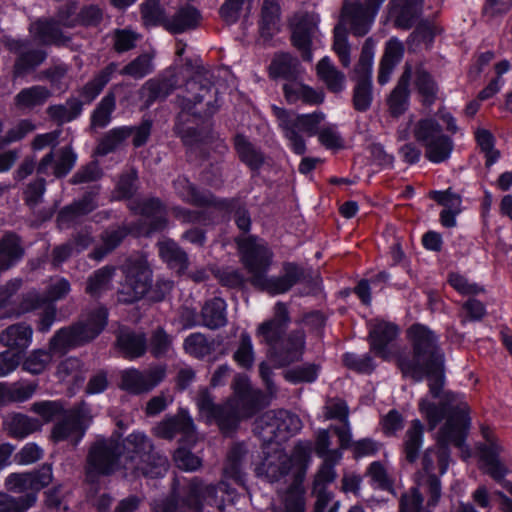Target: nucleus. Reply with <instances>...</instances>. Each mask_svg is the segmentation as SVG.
<instances>
[{
	"instance_id": "7c9ffc66",
	"label": "nucleus",
	"mask_w": 512,
	"mask_h": 512,
	"mask_svg": "<svg viewBox=\"0 0 512 512\" xmlns=\"http://www.w3.org/2000/svg\"><path fill=\"white\" fill-rule=\"evenodd\" d=\"M411 77L412 68L409 64H406L397 85L388 98L389 111L394 117L402 115L408 108L410 96L409 83Z\"/></svg>"
},
{
	"instance_id": "09e8293b",
	"label": "nucleus",
	"mask_w": 512,
	"mask_h": 512,
	"mask_svg": "<svg viewBox=\"0 0 512 512\" xmlns=\"http://www.w3.org/2000/svg\"><path fill=\"white\" fill-rule=\"evenodd\" d=\"M52 96V92L45 86L35 85L22 89L15 97L19 108L33 109L44 105Z\"/></svg>"
},
{
	"instance_id": "ea45409f",
	"label": "nucleus",
	"mask_w": 512,
	"mask_h": 512,
	"mask_svg": "<svg viewBox=\"0 0 512 512\" xmlns=\"http://www.w3.org/2000/svg\"><path fill=\"white\" fill-rule=\"evenodd\" d=\"M4 428L10 437L23 439L39 431L41 429V423L36 418L21 413H14L6 418Z\"/></svg>"
},
{
	"instance_id": "338daca9",
	"label": "nucleus",
	"mask_w": 512,
	"mask_h": 512,
	"mask_svg": "<svg viewBox=\"0 0 512 512\" xmlns=\"http://www.w3.org/2000/svg\"><path fill=\"white\" fill-rule=\"evenodd\" d=\"M213 275L222 286L231 289H240L246 282L244 274L233 267L215 268L213 269Z\"/></svg>"
},
{
	"instance_id": "e2e57ef3",
	"label": "nucleus",
	"mask_w": 512,
	"mask_h": 512,
	"mask_svg": "<svg viewBox=\"0 0 512 512\" xmlns=\"http://www.w3.org/2000/svg\"><path fill=\"white\" fill-rule=\"evenodd\" d=\"M424 498L418 487L410 488L399 500V512H431L435 506L423 504Z\"/></svg>"
},
{
	"instance_id": "f03ea898",
	"label": "nucleus",
	"mask_w": 512,
	"mask_h": 512,
	"mask_svg": "<svg viewBox=\"0 0 512 512\" xmlns=\"http://www.w3.org/2000/svg\"><path fill=\"white\" fill-rule=\"evenodd\" d=\"M419 410L427 419L429 430L446 419L438 431L436 444L425 450L422 457V469L427 475L425 482L429 495V506H436L441 498V482L449 466L452 444L462 448L470 427L469 407L456 393H444L440 402L435 403L426 398L419 401Z\"/></svg>"
},
{
	"instance_id": "e433bc0d",
	"label": "nucleus",
	"mask_w": 512,
	"mask_h": 512,
	"mask_svg": "<svg viewBox=\"0 0 512 512\" xmlns=\"http://www.w3.org/2000/svg\"><path fill=\"white\" fill-rule=\"evenodd\" d=\"M118 70V64L115 62L109 63L102 70H100L90 81L79 89V95L84 103H91L102 92L104 87L112 79L113 75Z\"/></svg>"
},
{
	"instance_id": "864d4df0",
	"label": "nucleus",
	"mask_w": 512,
	"mask_h": 512,
	"mask_svg": "<svg viewBox=\"0 0 512 512\" xmlns=\"http://www.w3.org/2000/svg\"><path fill=\"white\" fill-rule=\"evenodd\" d=\"M116 272V267L112 265H106L96 270L87 279V285L85 288L86 293L91 296H99L103 292L110 289L112 278Z\"/></svg>"
},
{
	"instance_id": "423d86ee",
	"label": "nucleus",
	"mask_w": 512,
	"mask_h": 512,
	"mask_svg": "<svg viewBox=\"0 0 512 512\" xmlns=\"http://www.w3.org/2000/svg\"><path fill=\"white\" fill-rule=\"evenodd\" d=\"M247 455L244 444H234L227 453L226 461L223 467V478L218 483L207 484L199 477L191 478L183 486L178 498L187 511L203 512L204 505L217 506L224 505V495L231 496L234 489L230 487L227 479L236 483L243 482V463Z\"/></svg>"
},
{
	"instance_id": "f3484780",
	"label": "nucleus",
	"mask_w": 512,
	"mask_h": 512,
	"mask_svg": "<svg viewBox=\"0 0 512 512\" xmlns=\"http://www.w3.org/2000/svg\"><path fill=\"white\" fill-rule=\"evenodd\" d=\"M77 162V154L70 145L51 150L44 155L37 165V175H53L57 179L66 177Z\"/></svg>"
},
{
	"instance_id": "c03bdc74",
	"label": "nucleus",
	"mask_w": 512,
	"mask_h": 512,
	"mask_svg": "<svg viewBox=\"0 0 512 512\" xmlns=\"http://www.w3.org/2000/svg\"><path fill=\"white\" fill-rule=\"evenodd\" d=\"M424 425L419 419L411 422L403 439V453L409 463H414L419 457V451L423 442Z\"/></svg>"
},
{
	"instance_id": "c756f323",
	"label": "nucleus",
	"mask_w": 512,
	"mask_h": 512,
	"mask_svg": "<svg viewBox=\"0 0 512 512\" xmlns=\"http://www.w3.org/2000/svg\"><path fill=\"white\" fill-rule=\"evenodd\" d=\"M116 343L122 355L128 359L140 358L148 350L145 334L128 328L119 330Z\"/></svg>"
},
{
	"instance_id": "c85d7f7f",
	"label": "nucleus",
	"mask_w": 512,
	"mask_h": 512,
	"mask_svg": "<svg viewBox=\"0 0 512 512\" xmlns=\"http://www.w3.org/2000/svg\"><path fill=\"white\" fill-rule=\"evenodd\" d=\"M129 233L130 229L126 225L106 228L100 235L101 244L90 252L89 257L101 261L119 247Z\"/></svg>"
},
{
	"instance_id": "9d476101",
	"label": "nucleus",
	"mask_w": 512,
	"mask_h": 512,
	"mask_svg": "<svg viewBox=\"0 0 512 512\" xmlns=\"http://www.w3.org/2000/svg\"><path fill=\"white\" fill-rule=\"evenodd\" d=\"M53 480L52 465L45 463L39 469L31 472L11 473L4 481L8 492L22 494L13 497L16 507H21L19 512H26L33 507L38 498V493L47 487Z\"/></svg>"
},
{
	"instance_id": "0e129e2a",
	"label": "nucleus",
	"mask_w": 512,
	"mask_h": 512,
	"mask_svg": "<svg viewBox=\"0 0 512 512\" xmlns=\"http://www.w3.org/2000/svg\"><path fill=\"white\" fill-rule=\"evenodd\" d=\"M373 49L374 42L372 38H367L362 46L360 58L354 68V79L372 80Z\"/></svg>"
},
{
	"instance_id": "bf43d9fd",
	"label": "nucleus",
	"mask_w": 512,
	"mask_h": 512,
	"mask_svg": "<svg viewBox=\"0 0 512 512\" xmlns=\"http://www.w3.org/2000/svg\"><path fill=\"white\" fill-rule=\"evenodd\" d=\"M352 104L358 112H366L373 101L372 80L354 79Z\"/></svg>"
},
{
	"instance_id": "f257e3e1",
	"label": "nucleus",
	"mask_w": 512,
	"mask_h": 512,
	"mask_svg": "<svg viewBox=\"0 0 512 512\" xmlns=\"http://www.w3.org/2000/svg\"><path fill=\"white\" fill-rule=\"evenodd\" d=\"M169 468L166 455L157 450L142 432H133L121 443L113 437L96 438L88 447L84 462V482L97 486L101 478L121 472L126 479L159 478Z\"/></svg>"
},
{
	"instance_id": "72a5a7b5",
	"label": "nucleus",
	"mask_w": 512,
	"mask_h": 512,
	"mask_svg": "<svg viewBox=\"0 0 512 512\" xmlns=\"http://www.w3.org/2000/svg\"><path fill=\"white\" fill-rule=\"evenodd\" d=\"M33 336V329L26 323H17L8 326L0 333V343L10 350H18L21 354L26 350L31 342Z\"/></svg>"
},
{
	"instance_id": "cd10ccee",
	"label": "nucleus",
	"mask_w": 512,
	"mask_h": 512,
	"mask_svg": "<svg viewBox=\"0 0 512 512\" xmlns=\"http://www.w3.org/2000/svg\"><path fill=\"white\" fill-rule=\"evenodd\" d=\"M25 249L15 232H5L0 238V271H6L22 260Z\"/></svg>"
},
{
	"instance_id": "2eb2a0df",
	"label": "nucleus",
	"mask_w": 512,
	"mask_h": 512,
	"mask_svg": "<svg viewBox=\"0 0 512 512\" xmlns=\"http://www.w3.org/2000/svg\"><path fill=\"white\" fill-rule=\"evenodd\" d=\"M90 409L85 403L78 404L66 411L60 421L52 428L54 442L66 441L76 447L83 439L91 422Z\"/></svg>"
},
{
	"instance_id": "473e14b6",
	"label": "nucleus",
	"mask_w": 512,
	"mask_h": 512,
	"mask_svg": "<svg viewBox=\"0 0 512 512\" xmlns=\"http://www.w3.org/2000/svg\"><path fill=\"white\" fill-rule=\"evenodd\" d=\"M300 74L298 58L288 52L275 54L269 65V76L272 79L282 78L290 82L296 80Z\"/></svg>"
},
{
	"instance_id": "79ce46f5",
	"label": "nucleus",
	"mask_w": 512,
	"mask_h": 512,
	"mask_svg": "<svg viewBox=\"0 0 512 512\" xmlns=\"http://www.w3.org/2000/svg\"><path fill=\"white\" fill-rule=\"evenodd\" d=\"M317 76L332 93H340L345 88L346 76L338 70L329 57L322 58L316 66Z\"/></svg>"
},
{
	"instance_id": "5701e85b",
	"label": "nucleus",
	"mask_w": 512,
	"mask_h": 512,
	"mask_svg": "<svg viewBox=\"0 0 512 512\" xmlns=\"http://www.w3.org/2000/svg\"><path fill=\"white\" fill-rule=\"evenodd\" d=\"M178 87V77L175 73H166L151 78L142 86V98L147 107L157 101H164Z\"/></svg>"
},
{
	"instance_id": "4be33fe9",
	"label": "nucleus",
	"mask_w": 512,
	"mask_h": 512,
	"mask_svg": "<svg viewBox=\"0 0 512 512\" xmlns=\"http://www.w3.org/2000/svg\"><path fill=\"white\" fill-rule=\"evenodd\" d=\"M157 437L172 440L177 434L191 438L195 433V425L187 410L180 409L177 414L166 417L154 428Z\"/></svg>"
},
{
	"instance_id": "c9c22d12",
	"label": "nucleus",
	"mask_w": 512,
	"mask_h": 512,
	"mask_svg": "<svg viewBox=\"0 0 512 512\" xmlns=\"http://www.w3.org/2000/svg\"><path fill=\"white\" fill-rule=\"evenodd\" d=\"M227 304L221 297H214L205 301L200 311L201 325L217 330L227 324Z\"/></svg>"
},
{
	"instance_id": "8fccbe9b",
	"label": "nucleus",
	"mask_w": 512,
	"mask_h": 512,
	"mask_svg": "<svg viewBox=\"0 0 512 512\" xmlns=\"http://www.w3.org/2000/svg\"><path fill=\"white\" fill-rule=\"evenodd\" d=\"M116 108V97L108 92L96 105L90 118V128H105L111 122V116Z\"/></svg>"
},
{
	"instance_id": "a18cd8bd",
	"label": "nucleus",
	"mask_w": 512,
	"mask_h": 512,
	"mask_svg": "<svg viewBox=\"0 0 512 512\" xmlns=\"http://www.w3.org/2000/svg\"><path fill=\"white\" fill-rule=\"evenodd\" d=\"M159 255L163 261L179 272H184L189 266L187 253L173 240L167 239L158 243Z\"/></svg>"
},
{
	"instance_id": "b1692460",
	"label": "nucleus",
	"mask_w": 512,
	"mask_h": 512,
	"mask_svg": "<svg viewBox=\"0 0 512 512\" xmlns=\"http://www.w3.org/2000/svg\"><path fill=\"white\" fill-rule=\"evenodd\" d=\"M100 186H94L86 191L81 199L70 205L63 207L57 216V222L62 227H69L77 218L87 215L97 207L96 198L99 194Z\"/></svg>"
},
{
	"instance_id": "f8f14e48",
	"label": "nucleus",
	"mask_w": 512,
	"mask_h": 512,
	"mask_svg": "<svg viewBox=\"0 0 512 512\" xmlns=\"http://www.w3.org/2000/svg\"><path fill=\"white\" fill-rule=\"evenodd\" d=\"M301 426L297 415L284 409L269 410L256 419L254 432L266 444H280L297 433Z\"/></svg>"
},
{
	"instance_id": "0eeeda50",
	"label": "nucleus",
	"mask_w": 512,
	"mask_h": 512,
	"mask_svg": "<svg viewBox=\"0 0 512 512\" xmlns=\"http://www.w3.org/2000/svg\"><path fill=\"white\" fill-rule=\"evenodd\" d=\"M291 321L286 303L277 302L273 317L258 326L257 334L269 346V355L278 366L299 361L305 348V332L295 329L286 334Z\"/></svg>"
},
{
	"instance_id": "1a4fd4ad",
	"label": "nucleus",
	"mask_w": 512,
	"mask_h": 512,
	"mask_svg": "<svg viewBox=\"0 0 512 512\" xmlns=\"http://www.w3.org/2000/svg\"><path fill=\"white\" fill-rule=\"evenodd\" d=\"M233 397L220 404L211 422H215L224 435L235 432L242 418H249L260 407L261 394L252 388L248 377L236 374L233 382Z\"/></svg>"
},
{
	"instance_id": "5fc2aeb1",
	"label": "nucleus",
	"mask_w": 512,
	"mask_h": 512,
	"mask_svg": "<svg viewBox=\"0 0 512 512\" xmlns=\"http://www.w3.org/2000/svg\"><path fill=\"white\" fill-rule=\"evenodd\" d=\"M445 135L442 126L434 118L421 119L414 128L415 139L424 147Z\"/></svg>"
},
{
	"instance_id": "37998d69",
	"label": "nucleus",
	"mask_w": 512,
	"mask_h": 512,
	"mask_svg": "<svg viewBox=\"0 0 512 512\" xmlns=\"http://www.w3.org/2000/svg\"><path fill=\"white\" fill-rule=\"evenodd\" d=\"M83 111V102L76 97H69L65 104L50 105L46 113L59 126L78 118Z\"/></svg>"
},
{
	"instance_id": "4468645a",
	"label": "nucleus",
	"mask_w": 512,
	"mask_h": 512,
	"mask_svg": "<svg viewBox=\"0 0 512 512\" xmlns=\"http://www.w3.org/2000/svg\"><path fill=\"white\" fill-rule=\"evenodd\" d=\"M1 44L10 52L16 55L12 75L14 79L24 78L34 72L47 59L48 53L45 49L36 47L29 39L13 38L4 35L0 39Z\"/></svg>"
},
{
	"instance_id": "ddd939ff",
	"label": "nucleus",
	"mask_w": 512,
	"mask_h": 512,
	"mask_svg": "<svg viewBox=\"0 0 512 512\" xmlns=\"http://www.w3.org/2000/svg\"><path fill=\"white\" fill-rule=\"evenodd\" d=\"M124 275V284L119 299L124 303H134L142 299L152 282V270L145 257L133 254L119 267Z\"/></svg>"
},
{
	"instance_id": "de8ad7c7",
	"label": "nucleus",
	"mask_w": 512,
	"mask_h": 512,
	"mask_svg": "<svg viewBox=\"0 0 512 512\" xmlns=\"http://www.w3.org/2000/svg\"><path fill=\"white\" fill-rule=\"evenodd\" d=\"M280 6L276 0H264L261 8L260 32L270 39L279 30Z\"/></svg>"
},
{
	"instance_id": "3c124183",
	"label": "nucleus",
	"mask_w": 512,
	"mask_h": 512,
	"mask_svg": "<svg viewBox=\"0 0 512 512\" xmlns=\"http://www.w3.org/2000/svg\"><path fill=\"white\" fill-rule=\"evenodd\" d=\"M140 14L145 27L162 26L165 29L168 17L160 0H144L140 5Z\"/></svg>"
},
{
	"instance_id": "58836bf2",
	"label": "nucleus",
	"mask_w": 512,
	"mask_h": 512,
	"mask_svg": "<svg viewBox=\"0 0 512 512\" xmlns=\"http://www.w3.org/2000/svg\"><path fill=\"white\" fill-rule=\"evenodd\" d=\"M201 19L198 9L191 5L181 7L165 25V30L172 34H180L197 27Z\"/></svg>"
},
{
	"instance_id": "39448f33",
	"label": "nucleus",
	"mask_w": 512,
	"mask_h": 512,
	"mask_svg": "<svg viewBox=\"0 0 512 512\" xmlns=\"http://www.w3.org/2000/svg\"><path fill=\"white\" fill-rule=\"evenodd\" d=\"M108 310L98 307L86 318L60 328L48 342V349L33 350L22 362V369L33 375L43 373L54 355L63 356L68 351L93 341L107 325Z\"/></svg>"
},
{
	"instance_id": "6ab92c4d",
	"label": "nucleus",
	"mask_w": 512,
	"mask_h": 512,
	"mask_svg": "<svg viewBox=\"0 0 512 512\" xmlns=\"http://www.w3.org/2000/svg\"><path fill=\"white\" fill-rule=\"evenodd\" d=\"M399 334L396 324L387 321H376L369 331L370 349L376 356L383 360H391L394 356L392 351L393 342Z\"/></svg>"
},
{
	"instance_id": "49530a36",
	"label": "nucleus",
	"mask_w": 512,
	"mask_h": 512,
	"mask_svg": "<svg viewBox=\"0 0 512 512\" xmlns=\"http://www.w3.org/2000/svg\"><path fill=\"white\" fill-rule=\"evenodd\" d=\"M217 206L229 213H233V219L237 228L245 235L251 229V216L245 205L236 198L215 200Z\"/></svg>"
},
{
	"instance_id": "774afa93",
	"label": "nucleus",
	"mask_w": 512,
	"mask_h": 512,
	"mask_svg": "<svg viewBox=\"0 0 512 512\" xmlns=\"http://www.w3.org/2000/svg\"><path fill=\"white\" fill-rule=\"evenodd\" d=\"M234 361L244 369H250L254 363V350L251 337L244 332L240 336V342L237 350L233 354Z\"/></svg>"
},
{
	"instance_id": "052dcab7",
	"label": "nucleus",
	"mask_w": 512,
	"mask_h": 512,
	"mask_svg": "<svg viewBox=\"0 0 512 512\" xmlns=\"http://www.w3.org/2000/svg\"><path fill=\"white\" fill-rule=\"evenodd\" d=\"M425 148V157L432 163H442L449 159L453 149L454 142L448 135L440 137Z\"/></svg>"
},
{
	"instance_id": "7ed1b4c3",
	"label": "nucleus",
	"mask_w": 512,
	"mask_h": 512,
	"mask_svg": "<svg viewBox=\"0 0 512 512\" xmlns=\"http://www.w3.org/2000/svg\"><path fill=\"white\" fill-rule=\"evenodd\" d=\"M412 354L401 352L396 355V364L404 377L416 382L428 380L429 392L434 399L441 400L444 393V352L439 345L438 336L422 324H413L407 330Z\"/></svg>"
},
{
	"instance_id": "603ef678",
	"label": "nucleus",
	"mask_w": 512,
	"mask_h": 512,
	"mask_svg": "<svg viewBox=\"0 0 512 512\" xmlns=\"http://www.w3.org/2000/svg\"><path fill=\"white\" fill-rule=\"evenodd\" d=\"M37 384L31 382H14L11 384L1 382L3 405L12 402H24L35 393Z\"/></svg>"
},
{
	"instance_id": "6e6d98bb",
	"label": "nucleus",
	"mask_w": 512,
	"mask_h": 512,
	"mask_svg": "<svg viewBox=\"0 0 512 512\" xmlns=\"http://www.w3.org/2000/svg\"><path fill=\"white\" fill-rule=\"evenodd\" d=\"M148 350L156 359L165 358L173 350V336L168 334L163 327H157L147 340Z\"/></svg>"
},
{
	"instance_id": "4c0bfd02",
	"label": "nucleus",
	"mask_w": 512,
	"mask_h": 512,
	"mask_svg": "<svg viewBox=\"0 0 512 512\" xmlns=\"http://www.w3.org/2000/svg\"><path fill=\"white\" fill-rule=\"evenodd\" d=\"M437 33L436 26L429 20H421L413 32L408 36L406 45L408 52L416 53L422 49L429 50Z\"/></svg>"
},
{
	"instance_id": "680f3d73",
	"label": "nucleus",
	"mask_w": 512,
	"mask_h": 512,
	"mask_svg": "<svg viewBox=\"0 0 512 512\" xmlns=\"http://www.w3.org/2000/svg\"><path fill=\"white\" fill-rule=\"evenodd\" d=\"M153 57L148 53H143L125 65L119 73L127 75L134 79H142L154 70Z\"/></svg>"
},
{
	"instance_id": "4d7b16f0",
	"label": "nucleus",
	"mask_w": 512,
	"mask_h": 512,
	"mask_svg": "<svg viewBox=\"0 0 512 512\" xmlns=\"http://www.w3.org/2000/svg\"><path fill=\"white\" fill-rule=\"evenodd\" d=\"M129 137H131V131L128 126L113 128L101 138L97 146V153L102 156L108 155L120 147Z\"/></svg>"
},
{
	"instance_id": "2f4dec72",
	"label": "nucleus",
	"mask_w": 512,
	"mask_h": 512,
	"mask_svg": "<svg viewBox=\"0 0 512 512\" xmlns=\"http://www.w3.org/2000/svg\"><path fill=\"white\" fill-rule=\"evenodd\" d=\"M414 85L425 107H431L438 99L439 86L433 75L419 63L414 72Z\"/></svg>"
},
{
	"instance_id": "9b49d317",
	"label": "nucleus",
	"mask_w": 512,
	"mask_h": 512,
	"mask_svg": "<svg viewBox=\"0 0 512 512\" xmlns=\"http://www.w3.org/2000/svg\"><path fill=\"white\" fill-rule=\"evenodd\" d=\"M273 112L293 152L298 155L305 154L307 150L306 143L300 132L308 136L318 134L319 125L324 120L325 115L322 112L292 115L288 110L277 106H273Z\"/></svg>"
},
{
	"instance_id": "20e7f679",
	"label": "nucleus",
	"mask_w": 512,
	"mask_h": 512,
	"mask_svg": "<svg viewBox=\"0 0 512 512\" xmlns=\"http://www.w3.org/2000/svg\"><path fill=\"white\" fill-rule=\"evenodd\" d=\"M240 261L250 274V283L257 289L270 295L284 294L298 283L311 278L309 272L296 262H283L279 276H267L274 253L267 243L257 236H238L235 238Z\"/></svg>"
},
{
	"instance_id": "dca6fc26",
	"label": "nucleus",
	"mask_w": 512,
	"mask_h": 512,
	"mask_svg": "<svg viewBox=\"0 0 512 512\" xmlns=\"http://www.w3.org/2000/svg\"><path fill=\"white\" fill-rule=\"evenodd\" d=\"M166 376V367L158 365L146 371L128 369L121 375V388L130 394L140 395L150 392Z\"/></svg>"
},
{
	"instance_id": "aec40b11",
	"label": "nucleus",
	"mask_w": 512,
	"mask_h": 512,
	"mask_svg": "<svg viewBox=\"0 0 512 512\" xmlns=\"http://www.w3.org/2000/svg\"><path fill=\"white\" fill-rule=\"evenodd\" d=\"M482 434L486 442L480 444L478 449L481 461L483 462V468L495 481L500 482L507 473L506 467L499 459L502 448L488 427L482 428Z\"/></svg>"
},
{
	"instance_id": "f704fd0d",
	"label": "nucleus",
	"mask_w": 512,
	"mask_h": 512,
	"mask_svg": "<svg viewBox=\"0 0 512 512\" xmlns=\"http://www.w3.org/2000/svg\"><path fill=\"white\" fill-rule=\"evenodd\" d=\"M235 151L242 163L252 171H258L265 163L262 150L253 144L245 135L238 133L233 138Z\"/></svg>"
},
{
	"instance_id": "393cba45",
	"label": "nucleus",
	"mask_w": 512,
	"mask_h": 512,
	"mask_svg": "<svg viewBox=\"0 0 512 512\" xmlns=\"http://www.w3.org/2000/svg\"><path fill=\"white\" fill-rule=\"evenodd\" d=\"M212 77L213 75L211 71L205 67L198 66L196 68L193 76L188 79L185 84V91L187 93L185 99L189 103L187 104L188 108H191L190 104L195 106L210 96V93L214 88Z\"/></svg>"
},
{
	"instance_id": "a19ab883",
	"label": "nucleus",
	"mask_w": 512,
	"mask_h": 512,
	"mask_svg": "<svg viewBox=\"0 0 512 512\" xmlns=\"http://www.w3.org/2000/svg\"><path fill=\"white\" fill-rule=\"evenodd\" d=\"M173 187L178 196L185 202L198 206L205 207L214 204L215 200L210 193H201L196 187L184 176H178L173 181Z\"/></svg>"
},
{
	"instance_id": "13d9d810",
	"label": "nucleus",
	"mask_w": 512,
	"mask_h": 512,
	"mask_svg": "<svg viewBox=\"0 0 512 512\" xmlns=\"http://www.w3.org/2000/svg\"><path fill=\"white\" fill-rule=\"evenodd\" d=\"M36 36L43 45H61L69 41L54 21H39L36 28Z\"/></svg>"
},
{
	"instance_id": "6e6552de",
	"label": "nucleus",
	"mask_w": 512,
	"mask_h": 512,
	"mask_svg": "<svg viewBox=\"0 0 512 512\" xmlns=\"http://www.w3.org/2000/svg\"><path fill=\"white\" fill-rule=\"evenodd\" d=\"M385 0H343L338 23L334 27L333 51L344 67L351 63L348 33L365 36Z\"/></svg>"
},
{
	"instance_id": "bb28decb",
	"label": "nucleus",
	"mask_w": 512,
	"mask_h": 512,
	"mask_svg": "<svg viewBox=\"0 0 512 512\" xmlns=\"http://www.w3.org/2000/svg\"><path fill=\"white\" fill-rule=\"evenodd\" d=\"M283 93L289 104L302 102L313 106L322 104L325 99V93L322 89H315L297 80L285 83Z\"/></svg>"
},
{
	"instance_id": "69168bd1",
	"label": "nucleus",
	"mask_w": 512,
	"mask_h": 512,
	"mask_svg": "<svg viewBox=\"0 0 512 512\" xmlns=\"http://www.w3.org/2000/svg\"><path fill=\"white\" fill-rule=\"evenodd\" d=\"M183 349L189 355L202 359L211 353L212 345L204 334L195 332L184 339Z\"/></svg>"
},
{
	"instance_id": "412c9836",
	"label": "nucleus",
	"mask_w": 512,
	"mask_h": 512,
	"mask_svg": "<svg viewBox=\"0 0 512 512\" xmlns=\"http://www.w3.org/2000/svg\"><path fill=\"white\" fill-rule=\"evenodd\" d=\"M423 0H390L389 15L395 27L411 29L421 17Z\"/></svg>"
},
{
	"instance_id": "a211bd4d",
	"label": "nucleus",
	"mask_w": 512,
	"mask_h": 512,
	"mask_svg": "<svg viewBox=\"0 0 512 512\" xmlns=\"http://www.w3.org/2000/svg\"><path fill=\"white\" fill-rule=\"evenodd\" d=\"M129 209L147 220V235L161 232L168 225L166 207L157 197L135 199L129 203Z\"/></svg>"
},
{
	"instance_id": "a878e982",
	"label": "nucleus",
	"mask_w": 512,
	"mask_h": 512,
	"mask_svg": "<svg viewBox=\"0 0 512 512\" xmlns=\"http://www.w3.org/2000/svg\"><path fill=\"white\" fill-rule=\"evenodd\" d=\"M317 26L310 15L303 16L295 25L292 35V45L299 51L301 58L305 62H311L312 39L316 33Z\"/></svg>"
}]
</instances>
